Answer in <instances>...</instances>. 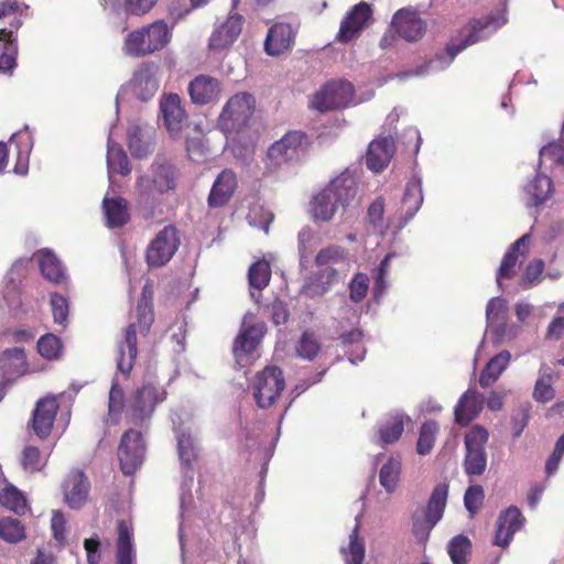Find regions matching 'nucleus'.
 I'll use <instances>...</instances> for the list:
<instances>
[{
	"label": "nucleus",
	"mask_w": 564,
	"mask_h": 564,
	"mask_svg": "<svg viewBox=\"0 0 564 564\" xmlns=\"http://www.w3.org/2000/svg\"><path fill=\"white\" fill-rule=\"evenodd\" d=\"M507 22L506 9H501L496 13H489L479 19H471L459 30L456 36L451 39L444 53L437 54L434 58L415 68L400 72L394 77L400 80H406L443 70L452 64L460 52L470 45L489 39Z\"/></svg>",
	"instance_id": "1"
},
{
	"label": "nucleus",
	"mask_w": 564,
	"mask_h": 564,
	"mask_svg": "<svg viewBox=\"0 0 564 564\" xmlns=\"http://www.w3.org/2000/svg\"><path fill=\"white\" fill-rule=\"evenodd\" d=\"M180 176L176 164L164 154H158L148 170L137 176L134 203L144 218H152L163 196L176 191Z\"/></svg>",
	"instance_id": "2"
},
{
	"label": "nucleus",
	"mask_w": 564,
	"mask_h": 564,
	"mask_svg": "<svg viewBox=\"0 0 564 564\" xmlns=\"http://www.w3.org/2000/svg\"><path fill=\"white\" fill-rule=\"evenodd\" d=\"M138 322L131 323L124 329L123 339L118 341V356L116 358L117 370L128 376L134 365L137 357V332L147 333L153 322L151 306L143 291L142 299L137 306Z\"/></svg>",
	"instance_id": "3"
},
{
	"label": "nucleus",
	"mask_w": 564,
	"mask_h": 564,
	"mask_svg": "<svg viewBox=\"0 0 564 564\" xmlns=\"http://www.w3.org/2000/svg\"><path fill=\"white\" fill-rule=\"evenodd\" d=\"M172 32L165 21L153 23L130 32L123 44L126 55L141 57L163 50L171 41Z\"/></svg>",
	"instance_id": "4"
},
{
	"label": "nucleus",
	"mask_w": 564,
	"mask_h": 564,
	"mask_svg": "<svg viewBox=\"0 0 564 564\" xmlns=\"http://www.w3.org/2000/svg\"><path fill=\"white\" fill-rule=\"evenodd\" d=\"M175 433L183 474L180 495V509L181 516L183 517L192 502L191 490L194 484V469L192 464L196 460L199 448L191 429L175 427Z\"/></svg>",
	"instance_id": "5"
},
{
	"label": "nucleus",
	"mask_w": 564,
	"mask_h": 564,
	"mask_svg": "<svg viewBox=\"0 0 564 564\" xmlns=\"http://www.w3.org/2000/svg\"><path fill=\"white\" fill-rule=\"evenodd\" d=\"M166 398L164 389L153 384H142L135 390L127 405L126 416L134 425L150 421L158 404Z\"/></svg>",
	"instance_id": "6"
},
{
	"label": "nucleus",
	"mask_w": 564,
	"mask_h": 564,
	"mask_svg": "<svg viewBox=\"0 0 564 564\" xmlns=\"http://www.w3.org/2000/svg\"><path fill=\"white\" fill-rule=\"evenodd\" d=\"M352 100L354 87L349 82L330 80L312 96L310 106L319 112H326L345 108L352 104Z\"/></svg>",
	"instance_id": "7"
},
{
	"label": "nucleus",
	"mask_w": 564,
	"mask_h": 564,
	"mask_svg": "<svg viewBox=\"0 0 564 564\" xmlns=\"http://www.w3.org/2000/svg\"><path fill=\"white\" fill-rule=\"evenodd\" d=\"M285 387L283 372L275 366L259 371L252 381L253 398L261 409L270 408Z\"/></svg>",
	"instance_id": "8"
},
{
	"label": "nucleus",
	"mask_w": 564,
	"mask_h": 564,
	"mask_svg": "<svg viewBox=\"0 0 564 564\" xmlns=\"http://www.w3.org/2000/svg\"><path fill=\"white\" fill-rule=\"evenodd\" d=\"M489 434L480 425L474 426L465 435L466 454L464 458V470L468 476H480L487 467V453L485 445Z\"/></svg>",
	"instance_id": "9"
},
{
	"label": "nucleus",
	"mask_w": 564,
	"mask_h": 564,
	"mask_svg": "<svg viewBox=\"0 0 564 564\" xmlns=\"http://www.w3.org/2000/svg\"><path fill=\"white\" fill-rule=\"evenodd\" d=\"M181 243L176 227L169 225L160 230L147 249V261L151 267L167 263L177 251Z\"/></svg>",
	"instance_id": "10"
},
{
	"label": "nucleus",
	"mask_w": 564,
	"mask_h": 564,
	"mask_svg": "<svg viewBox=\"0 0 564 564\" xmlns=\"http://www.w3.org/2000/svg\"><path fill=\"white\" fill-rule=\"evenodd\" d=\"M239 2L240 0H232L227 19L215 26L208 43L210 51L221 52L229 48L238 40L245 23L243 15L236 12Z\"/></svg>",
	"instance_id": "11"
},
{
	"label": "nucleus",
	"mask_w": 564,
	"mask_h": 564,
	"mask_svg": "<svg viewBox=\"0 0 564 564\" xmlns=\"http://www.w3.org/2000/svg\"><path fill=\"white\" fill-rule=\"evenodd\" d=\"M160 110L170 138L182 139L184 132L189 128V120L180 96L176 94L164 96L160 101Z\"/></svg>",
	"instance_id": "12"
},
{
	"label": "nucleus",
	"mask_w": 564,
	"mask_h": 564,
	"mask_svg": "<svg viewBox=\"0 0 564 564\" xmlns=\"http://www.w3.org/2000/svg\"><path fill=\"white\" fill-rule=\"evenodd\" d=\"M247 317L248 316L246 315L241 325V329L232 346V352L236 362L240 367H245L251 361L253 354L265 333V325L263 323L248 325Z\"/></svg>",
	"instance_id": "13"
},
{
	"label": "nucleus",
	"mask_w": 564,
	"mask_h": 564,
	"mask_svg": "<svg viewBox=\"0 0 564 564\" xmlns=\"http://www.w3.org/2000/svg\"><path fill=\"white\" fill-rule=\"evenodd\" d=\"M145 445L142 434L134 430L123 433L119 447L118 458L124 475H132L143 463Z\"/></svg>",
	"instance_id": "14"
},
{
	"label": "nucleus",
	"mask_w": 564,
	"mask_h": 564,
	"mask_svg": "<svg viewBox=\"0 0 564 564\" xmlns=\"http://www.w3.org/2000/svg\"><path fill=\"white\" fill-rule=\"evenodd\" d=\"M254 104L256 101L251 94H236L227 101L220 115L221 123L227 129H242L248 123L253 113Z\"/></svg>",
	"instance_id": "15"
},
{
	"label": "nucleus",
	"mask_w": 564,
	"mask_h": 564,
	"mask_svg": "<svg viewBox=\"0 0 564 564\" xmlns=\"http://www.w3.org/2000/svg\"><path fill=\"white\" fill-rule=\"evenodd\" d=\"M305 144V134L300 131H291L275 141L267 152L270 166L276 169L283 164L296 160Z\"/></svg>",
	"instance_id": "16"
},
{
	"label": "nucleus",
	"mask_w": 564,
	"mask_h": 564,
	"mask_svg": "<svg viewBox=\"0 0 564 564\" xmlns=\"http://www.w3.org/2000/svg\"><path fill=\"white\" fill-rule=\"evenodd\" d=\"M159 87L160 67L153 62L142 63L134 70L129 82V88L132 95L141 101H148L154 97Z\"/></svg>",
	"instance_id": "17"
},
{
	"label": "nucleus",
	"mask_w": 564,
	"mask_h": 564,
	"mask_svg": "<svg viewBox=\"0 0 564 564\" xmlns=\"http://www.w3.org/2000/svg\"><path fill=\"white\" fill-rule=\"evenodd\" d=\"M372 17V10L367 2H359L354 6L340 22L336 40L340 43H348L359 36L368 25Z\"/></svg>",
	"instance_id": "18"
},
{
	"label": "nucleus",
	"mask_w": 564,
	"mask_h": 564,
	"mask_svg": "<svg viewBox=\"0 0 564 564\" xmlns=\"http://www.w3.org/2000/svg\"><path fill=\"white\" fill-rule=\"evenodd\" d=\"M525 523V518L520 509L510 506L501 511L497 520V529L494 543L501 547H507L513 539V535L520 531Z\"/></svg>",
	"instance_id": "19"
},
{
	"label": "nucleus",
	"mask_w": 564,
	"mask_h": 564,
	"mask_svg": "<svg viewBox=\"0 0 564 564\" xmlns=\"http://www.w3.org/2000/svg\"><path fill=\"white\" fill-rule=\"evenodd\" d=\"M58 411L55 395H46L36 402L32 414V429L36 436L45 438L50 435Z\"/></svg>",
	"instance_id": "20"
},
{
	"label": "nucleus",
	"mask_w": 564,
	"mask_h": 564,
	"mask_svg": "<svg viewBox=\"0 0 564 564\" xmlns=\"http://www.w3.org/2000/svg\"><path fill=\"white\" fill-rule=\"evenodd\" d=\"M392 26L408 42L417 41L426 30L425 22L419 17L416 11L410 9L397 11L392 19Z\"/></svg>",
	"instance_id": "21"
},
{
	"label": "nucleus",
	"mask_w": 564,
	"mask_h": 564,
	"mask_svg": "<svg viewBox=\"0 0 564 564\" xmlns=\"http://www.w3.org/2000/svg\"><path fill=\"white\" fill-rule=\"evenodd\" d=\"M297 29L290 23L273 24L267 34L264 50L268 55L278 56L290 50L294 43Z\"/></svg>",
	"instance_id": "22"
},
{
	"label": "nucleus",
	"mask_w": 564,
	"mask_h": 564,
	"mask_svg": "<svg viewBox=\"0 0 564 564\" xmlns=\"http://www.w3.org/2000/svg\"><path fill=\"white\" fill-rule=\"evenodd\" d=\"M327 187L334 199L346 209L355 202L358 196V183L354 172L345 171L329 182Z\"/></svg>",
	"instance_id": "23"
},
{
	"label": "nucleus",
	"mask_w": 564,
	"mask_h": 564,
	"mask_svg": "<svg viewBox=\"0 0 564 564\" xmlns=\"http://www.w3.org/2000/svg\"><path fill=\"white\" fill-rule=\"evenodd\" d=\"M394 153V141L392 137H384L373 140L366 156V165L369 170L379 173L390 163Z\"/></svg>",
	"instance_id": "24"
},
{
	"label": "nucleus",
	"mask_w": 564,
	"mask_h": 564,
	"mask_svg": "<svg viewBox=\"0 0 564 564\" xmlns=\"http://www.w3.org/2000/svg\"><path fill=\"white\" fill-rule=\"evenodd\" d=\"M423 203L422 180L413 175L406 183L404 195L401 202V223L404 227L419 212Z\"/></svg>",
	"instance_id": "25"
},
{
	"label": "nucleus",
	"mask_w": 564,
	"mask_h": 564,
	"mask_svg": "<svg viewBox=\"0 0 564 564\" xmlns=\"http://www.w3.org/2000/svg\"><path fill=\"white\" fill-rule=\"evenodd\" d=\"M188 94L196 105L217 101L220 95V83L208 75L196 76L188 85Z\"/></svg>",
	"instance_id": "26"
},
{
	"label": "nucleus",
	"mask_w": 564,
	"mask_h": 564,
	"mask_svg": "<svg viewBox=\"0 0 564 564\" xmlns=\"http://www.w3.org/2000/svg\"><path fill=\"white\" fill-rule=\"evenodd\" d=\"M529 238L530 236L528 234L523 235L516 240L506 252L496 276L497 284L500 289H502V280L511 279L516 275L520 257H524L525 254L524 250L521 251V248L525 247Z\"/></svg>",
	"instance_id": "27"
},
{
	"label": "nucleus",
	"mask_w": 564,
	"mask_h": 564,
	"mask_svg": "<svg viewBox=\"0 0 564 564\" xmlns=\"http://www.w3.org/2000/svg\"><path fill=\"white\" fill-rule=\"evenodd\" d=\"M89 481L82 471H72L64 484V495L67 505L79 509L87 499Z\"/></svg>",
	"instance_id": "28"
},
{
	"label": "nucleus",
	"mask_w": 564,
	"mask_h": 564,
	"mask_svg": "<svg viewBox=\"0 0 564 564\" xmlns=\"http://www.w3.org/2000/svg\"><path fill=\"white\" fill-rule=\"evenodd\" d=\"M237 186L236 174L231 170H224L215 180L208 196L210 207L224 206L232 196Z\"/></svg>",
	"instance_id": "29"
},
{
	"label": "nucleus",
	"mask_w": 564,
	"mask_h": 564,
	"mask_svg": "<svg viewBox=\"0 0 564 564\" xmlns=\"http://www.w3.org/2000/svg\"><path fill=\"white\" fill-rule=\"evenodd\" d=\"M25 367L26 359L22 347L6 349L0 355V370L4 382H11L14 378L23 375Z\"/></svg>",
	"instance_id": "30"
},
{
	"label": "nucleus",
	"mask_w": 564,
	"mask_h": 564,
	"mask_svg": "<svg viewBox=\"0 0 564 564\" xmlns=\"http://www.w3.org/2000/svg\"><path fill=\"white\" fill-rule=\"evenodd\" d=\"M484 397L476 390H467L455 406V419L460 425L469 424L482 410Z\"/></svg>",
	"instance_id": "31"
},
{
	"label": "nucleus",
	"mask_w": 564,
	"mask_h": 564,
	"mask_svg": "<svg viewBox=\"0 0 564 564\" xmlns=\"http://www.w3.org/2000/svg\"><path fill=\"white\" fill-rule=\"evenodd\" d=\"M405 415L400 412L390 413L378 423V443L392 444L404 431Z\"/></svg>",
	"instance_id": "32"
},
{
	"label": "nucleus",
	"mask_w": 564,
	"mask_h": 564,
	"mask_svg": "<svg viewBox=\"0 0 564 564\" xmlns=\"http://www.w3.org/2000/svg\"><path fill=\"white\" fill-rule=\"evenodd\" d=\"M102 209L109 228L122 227L129 220L128 203L123 197H105Z\"/></svg>",
	"instance_id": "33"
},
{
	"label": "nucleus",
	"mask_w": 564,
	"mask_h": 564,
	"mask_svg": "<svg viewBox=\"0 0 564 564\" xmlns=\"http://www.w3.org/2000/svg\"><path fill=\"white\" fill-rule=\"evenodd\" d=\"M511 361V354L509 350H501L497 355L492 356L485 368L481 370L479 377V384L482 388H488L495 383L502 372L507 369Z\"/></svg>",
	"instance_id": "34"
},
{
	"label": "nucleus",
	"mask_w": 564,
	"mask_h": 564,
	"mask_svg": "<svg viewBox=\"0 0 564 564\" xmlns=\"http://www.w3.org/2000/svg\"><path fill=\"white\" fill-rule=\"evenodd\" d=\"M270 279L271 268L268 261L259 260L249 268L250 296L256 303H259L261 291L268 286Z\"/></svg>",
	"instance_id": "35"
},
{
	"label": "nucleus",
	"mask_w": 564,
	"mask_h": 564,
	"mask_svg": "<svg viewBox=\"0 0 564 564\" xmlns=\"http://www.w3.org/2000/svg\"><path fill=\"white\" fill-rule=\"evenodd\" d=\"M524 192L528 195V205H542L553 193L552 180L545 174L536 173L534 178L525 185Z\"/></svg>",
	"instance_id": "36"
},
{
	"label": "nucleus",
	"mask_w": 564,
	"mask_h": 564,
	"mask_svg": "<svg viewBox=\"0 0 564 564\" xmlns=\"http://www.w3.org/2000/svg\"><path fill=\"white\" fill-rule=\"evenodd\" d=\"M359 516H357L356 524L349 534V542L340 550L345 564H364L366 544L365 540L359 535Z\"/></svg>",
	"instance_id": "37"
},
{
	"label": "nucleus",
	"mask_w": 564,
	"mask_h": 564,
	"mask_svg": "<svg viewBox=\"0 0 564 564\" xmlns=\"http://www.w3.org/2000/svg\"><path fill=\"white\" fill-rule=\"evenodd\" d=\"M153 138L139 126H132L128 130V147L132 156L143 159L154 151Z\"/></svg>",
	"instance_id": "38"
},
{
	"label": "nucleus",
	"mask_w": 564,
	"mask_h": 564,
	"mask_svg": "<svg viewBox=\"0 0 564 564\" xmlns=\"http://www.w3.org/2000/svg\"><path fill=\"white\" fill-rule=\"evenodd\" d=\"M116 557L118 564H133L135 560L132 544V529L131 525L123 520L118 524Z\"/></svg>",
	"instance_id": "39"
},
{
	"label": "nucleus",
	"mask_w": 564,
	"mask_h": 564,
	"mask_svg": "<svg viewBox=\"0 0 564 564\" xmlns=\"http://www.w3.org/2000/svg\"><path fill=\"white\" fill-rule=\"evenodd\" d=\"M17 39H12V31L0 29V70L12 72L17 66Z\"/></svg>",
	"instance_id": "40"
},
{
	"label": "nucleus",
	"mask_w": 564,
	"mask_h": 564,
	"mask_svg": "<svg viewBox=\"0 0 564 564\" xmlns=\"http://www.w3.org/2000/svg\"><path fill=\"white\" fill-rule=\"evenodd\" d=\"M447 496L448 486L446 484H438L433 489L425 510V518L430 522V527H435V524L442 519Z\"/></svg>",
	"instance_id": "41"
},
{
	"label": "nucleus",
	"mask_w": 564,
	"mask_h": 564,
	"mask_svg": "<svg viewBox=\"0 0 564 564\" xmlns=\"http://www.w3.org/2000/svg\"><path fill=\"white\" fill-rule=\"evenodd\" d=\"M107 167L109 175L127 176L131 172L129 159L123 149L109 137L107 141Z\"/></svg>",
	"instance_id": "42"
},
{
	"label": "nucleus",
	"mask_w": 564,
	"mask_h": 564,
	"mask_svg": "<svg viewBox=\"0 0 564 564\" xmlns=\"http://www.w3.org/2000/svg\"><path fill=\"white\" fill-rule=\"evenodd\" d=\"M41 272L44 278L53 283H61L65 279L64 269L50 250H41L35 254Z\"/></svg>",
	"instance_id": "43"
},
{
	"label": "nucleus",
	"mask_w": 564,
	"mask_h": 564,
	"mask_svg": "<svg viewBox=\"0 0 564 564\" xmlns=\"http://www.w3.org/2000/svg\"><path fill=\"white\" fill-rule=\"evenodd\" d=\"M330 189L326 186L313 199L312 213L314 218L327 221L333 218L340 205L334 199Z\"/></svg>",
	"instance_id": "44"
},
{
	"label": "nucleus",
	"mask_w": 564,
	"mask_h": 564,
	"mask_svg": "<svg viewBox=\"0 0 564 564\" xmlns=\"http://www.w3.org/2000/svg\"><path fill=\"white\" fill-rule=\"evenodd\" d=\"M401 468V459L394 456L389 457V459L381 466L379 471V482L386 492L392 494L397 490Z\"/></svg>",
	"instance_id": "45"
},
{
	"label": "nucleus",
	"mask_w": 564,
	"mask_h": 564,
	"mask_svg": "<svg viewBox=\"0 0 564 564\" xmlns=\"http://www.w3.org/2000/svg\"><path fill=\"white\" fill-rule=\"evenodd\" d=\"M0 505L17 514H24L28 509L25 497L12 485L0 490Z\"/></svg>",
	"instance_id": "46"
},
{
	"label": "nucleus",
	"mask_w": 564,
	"mask_h": 564,
	"mask_svg": "<svg viewBox=\"0 0 564 564\" xmlns=\"http://www.w3.org/2000/svg\"><path fill=\"white\" fill-rule=\"evenodd\" d=\"M447 552L453 564H467L471 553V542L466 535H455L447 544Z\"/></svg>",
	"instance_id": "47"
},
{
	"label": "nucleus",
	"mask_w": 564,
	"mask_h": 564,
	"mask_svg": "<svg viewBox=\"0 0 564 564\" xmlns=\"http://www.w3.org/2000/svg\"><path fill=\"white\" fill-rule=\"evenodd\" d=\"M317 268L324 267H348L345 250L337 246H330L319 250L315 258Z\"/></svg>",
	"instance_id": "48"
},
{
	"label": "nucleus",
	"mask_w": 564,
	"mask_h": 564,
	"mask_svg": "<svg viewBox=\"0 0 564 564\" xmlns=\"http://www.w3.org/2000/svg\"><path fill=\"white\" fill-rule=\"evenodd\" d=\"M24 527L21 521L11 517L0 518V538L8 543H17L23 540Z\"/></svg>",
	"instance_id": "49"
},
{
	"label": "nucleus",
	"mask_w": 564,
	"mask_h": 564,
	"mask_svg": "<svg viewBox=\"0 0 564 564\" xmlns=\"http://www.w3.org/2000/svg\"><path fill=\"white\" fill-rule=\"evenodd\" d=\"M438 430V424L435 421H427L422 424L416 443L417 454L427 455L432 451Z\"/></svg>",
	"instance_id": "50"
},
{
	"label": "nucleus",
	"mask_w": 564,
	"mask_h": 564,
	"mask_svg": "<svg viewBox=\"0 0 564 564\" xmlns=\"http://www.w3.org/2000/svg\"><path fill=\"white\" fill-rule=\"evenodd\" d=\"M62 340L54 334H45L37 340L40 355L48 360L57 359L62 354Z\"/></svg>",
	"instance_id": "51"
},
{
	"label": "nucleus",
	"mask_w": 564,
	"mask_h": 564,
	"mask_svg": "<svg viewBox=\"0 0 564 564\" xmlns=\"http://www.w3.org/2000/svg\"><path fill=\"white\" fill-rule=\"evenodd\" d=\"M51 307L54 323L63 329L66 328L69 314L68 300L61 294L54 293L51 296Z\"/></svg>",
	"instance_id": "52"
},
{
	"label": "nucleus",
	"mask_w": 564,
	"mask_h": 564,
	"mask_svg": "<svg viewBox=\"0 0 564 564\" xmlns=\"http://www.w3.org/2000/svg\"><path fill=\"white\" fill-rule=\"evenodd\" d=\"M508 319V303L500 296L489 300L486 306V323L490 325L496 322Z\"/></svg>",
	"instance_id": "53"
},
{
	"label": "nucleus",
	"mask_w": 564,
	"mask_h": 564,
	"mask_svg": "<svg viewBox=\"0 0 564 564\" xmlns=\"http://www.w3.org/2000/svg\"><path fill=\"white\" fill-rule=\"evenodd\" d=\"M21 133L13 134L10 139V144H15L18 150V159L14 166V173L19 175H25L29 170V153L32 148L31 137H26V141L23 145H20L17 142V138L20 137Z\"/></svg>",
	"instance_id": "54"
},
{
	"label": "nucleus",
	"mask_w": 564,
	"mask_h": 564,
	"mask_svg": "<svg viewBox=\"0 0 564 564\" xmlns=\"http://www.w3.org/2000/svg\"><path fill=\"white\" fill-rule=\"evenodd\" d=\"M533 398L540 403H546L554 398V389L552 388V376L547 372L540 370V377L538 378Z\"/></svg>",
	"instance_id": "55"
},
{
	"label": "nucleus",
	"mask_w": 564,
	"mask_h": 564,
	"mask_svg": "<svg viewBox=\"0 0 564 564\" xmlns=\"http://www.w3.org/2000/svg\"><path fill=\"white\" fill-rule=\"evenodd\" d=\"M395 252H389L380 262L379 267L376 269L375 283H373V296L375 299H380L387 288L388 283L386 281V276L389 271V263L395 257Z\"/></svg>",
	"instance_id": "56"
},
{
	"label": "nucleus",
	"mask_w": 564,
	"mask_h": 564,
	"mask_svg": "<svg viewBox=\"0 0 564 564\" xmlns=\"http://www.w3.org/2000/svg\"><path fill=\"white\" fill-rule=\"evenodd\" d=\"M321 346L313 334L303 333L300 340L296 344V355L305 360H313L318 351Z\"/></svg>",
	"instance_id": "57"
},
{
	"label": "nucleus",
	"mask_w": 564,
	"mask_h": 564,
	"mask_svg": "<svg viewBox=\"0 0 564 564\" xmlns=\"http://www.w3.org/2000/svg\"><path fill=\"white\" fill-rule=\"evenodd\" d=\"M530 403H521L513 410L511 414V429L513 437L518 438L528 426L530 420Z\"/></svg>",
	"instance_id": "58"
},
{
	"label": "nucleus",
	"mask_w": 564,
	"mask_h": 564,
	"mask_svg": "<svg viewBox=\"0 0 564 564\" xmlns=\"http://www.w3.org/2000/svg\"><path fill=\"white\" fill-rule=\"evenodd\" d=\"M185 145L188 158L194 162H203L207 155V145L199 132L194 137L186 135Z\"/></svg>",
	"instance_id": "59"
},
{
	"label": "nucleus",
	"mask_w": 564,
	"mask_h": 564,
	"mask_svg": "<svg viewBox=\"0 0 564 564\" xmlns=\"http://www.w3.org/2000/svg\"><path fill=\"white\" fill-rule=\"evenodd\" d=\"M487 329L492 333L494 341L497 345L511 340L518 335V326L509 325L508 319L487 325Z\"/></svg>",
	"instance_id": "60"
},
{
	"label": "nucleus",
	"mask_w": 564,
	"mask_h": 564,
	"mask_svg": "<svg viewBox=\"0 0 564 564\" xmlns=\"http://www.w3.org/2000/svg\"><path fill=\"white\" fill-rule=\"evenodd\" d=\"M46 463L39 448L35 446H26L22 452L21 464L26 471L34 473L43 468Z\"/></svg>",
	"instance_id": "61"
},
{
	"label": "nucleus",
	"mask_w": 564,
	"mask_h": 564,
	"mask_svg": "<svg viewBox=\"0 0 564 564\" xmlns=\"http://www.w3.org/2000/svg\"><path fill=\"white\" fill-rule=\"evenodd\" d=\"M539 154L541 164L550 161L551 164L564 166V140L543 147Z\"/></svg>",
	"instance_id": "62"
},
{
	"label": "nucleus",
	"mask_w": 564,
	"mask_h": 564,
	"mask_svg": "<svg viewBox=\"0 0 564 564\" xmlns=\"http://www.w3.org/2000/svg\"><path fill=\"white\" fill-rule=\"evenodd\" d=\"M484 501V489L479 485L468 487L464 495V505L470 517H474L480 509Z\"/></svg>",
	"instance_id": "63"
},
{
	"label": "nucleus",
	"mask_w": 564,
	"mask_h": 564,
	"mask_svg": "<svg viewBox=\"0 0 564 564\" xmlns=\"http://www.w3.org/2000/svg\"><path fill=\"white\" fill-rule=\"evenodd\" d=\"M369 290V279L365 273H357L349 283V295L351 301L361 302Z\"/></svg>",
	"instance_id": "64"
}]
</instances>
